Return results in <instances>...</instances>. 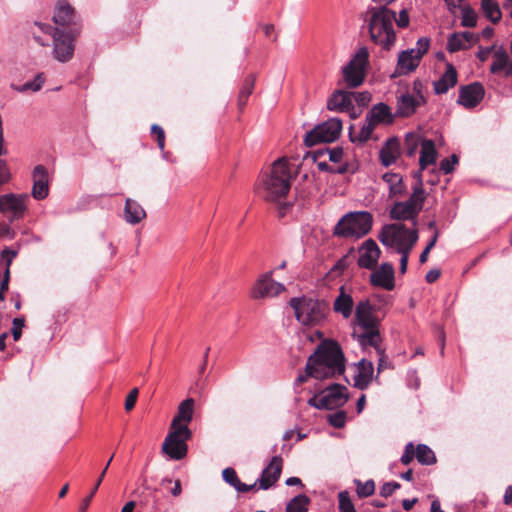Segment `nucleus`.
I'll return each instance as SVG.
<instances>
[{"label": "nucleus", "mask_w": 512, "mask_h": 512, "mask_svg": "<svg viewBox=\"0 0 512 512\" xmlns=\"http://www.w3.org/2000/svg\"><path fill=\"white\" fill-rule=\"evenodd\" d=\"M324 153H327L329 155V160L335 163H338L341 161L343 157V150L340 147H336L332 150L326 149L325 151H317L313 153V160L317 161V158L320 155H323Z\"/></svg>", "instance_id": "49"}, {"label": "nucleus", "mask_w": 512, "mask_h": 512, "mask_svg": "<svg viewBox=\"0 0 512 512\" xmlns=\"http://www.w3.org/2000/svg\"><path fill=\"white\" fill-rule=\"evenodd\" d=\"M438 152L435 147L433 140L427 139L422 143L419 157L420 173L426 169L429 165L435 164L437 160Z\"/></svg>", "instance_id": "31"}, {"label": "nucleus", "mask_w": 512, "mask_h": 512, "mask_svg": "<svg viewBox=\"0 0 512 512\" xmlns=\"http://www.w3.org/2000/svg\"><path fill=\"white\" fill-rule=\"evenodd\" d=\"M379 241L387 247H396L397 252L411 251L418 241V230H410L402 223L386 224L382 227Z\"/></svg>", "instance_id": "6"}, {"label": "nucleus", "mask_w": 512, "mask_h": 512, "mask_svg": "<svg viewBox=\"0 0 512 512\" xmlns=\"http://www.w3.org/2000/svg\"><path fill=\"white\" fill-rule=\"evenodd\" d=\"M469 48V45L461 38L459 33H453L448 38L447 49L449 52H457L460 50H466Z\"/></svg>", "instance_id": "46"}, {"label": "nucleus", "mask_w": 512, "mask_h": 512, "mask_svg": "<svg viewBox=\"0 0 512 512\" xmlns=\"http://www.w3.org/2000/svg\"><path fill=\"white\" fill-rule=\"evenodd\" d=\"M291 179L287 159L279 158L273 162L270 172L263 175L261 180L259 193L266 201L279 204L278 213L280 217H284L291 206L289 203H282L290 190Z\"/></svg>", "instance_id": "3"}, {"label": "nucleus", "mask_w": 512, "mask_h": 512, "mask_svg": "<svg viewBox=\"0 0 512 512\" xmlns=\"http://www.w3.org/2000/svg\"><path fill=\"white\" fill-rule=\"evenodd\" d=\"M328 422L335 428H342L346 423V413L338 411L328 416Z\"/></svg>", "instance_id": "51"}, {"label": "nucleus", "mask_w": 512, "mask_h": 512, "mask_svg": "<svg viewBox=\"0 0 512 512\" xmlns=\"http://www.w3.org/2000/svg\"><path fill=\"white\" fill-rule=\"evenodd\" d=\"M389 216L392 220L413 221L414 225H416V219L418 217L404 201L395 202L389 211Z\"/></svg>", "instance_id": "32"}, {"label": "nucleus", "mask_w": 512, "mask_h": 512, "mask_svg": "<svg viewBox=\"0 0 512 512\" xmlns=\"http://www.w3.org/2000/svg\"><path fill=\"white\" fill-rule=\"evenodd\" d=\"M32 196L36 200H43L49 194V175L45 166L39 164L33 170Z\"/></svg>", "instance_id": "20"}, {"label": "nucleus", "mask_w": 512, "mask_h": 512, "mask_svg": "<svg viewBox=\"0 0 512 512\" xmlns=\"http://www.w3.org/2000/svg\"><path fill=\"white\" fill-rule=\"evenodd\" d=\"M53 22L54 27L65 30L78 26L82 32V22L75 9L67 1H58L55 6Z\"/></svg>", "instance_id": "15"}, {"label": "nucleus", "mask_w": 512, "mask_h": 512, "mask_svg": "<svg viewBox=\"0 0 512 512\" xmlns=\"http://www.w3.org/2000/svg\"><path fill=\"white\" fill-rule=\"evenodd\" d=\"M382 180L388 185L389 198L402 197L406 194V186L399 173L386 172L382 175Z\"/></svg>", "instance_id": "28"}, {"label": "nucleus", "mask_w": 512, "mask_h": 512, "mask_svg": "<svg viewBox=\"0 0 512 512\" xmlns=\"http://www.w3.org/2000/svg\"><path fill=\"white\" fill-rule=\"evenodd\" d=\"M376 126H377V124L369 116L366 115L365 122H364L363 126L361 127L359 133L354 134L353 126H350V132H349L350 140L354 143L355 142H359V143L366 142L367 140L370 139L371 134Z\"/></svg>", "instance_id": "37"}, {"label": "nucleus", "mask_w": 512, "mask_h": 512, "mask_svg": "<svg viewBox=\"0 0 512 512\" xmlns=\"http://www.w3.org/2000/svg\"><path fill=\"white\" fill-rule=\"evenodd\" d=\"M37 27L42 33L52 36L53 49L52 55L55 60L61 63H67L72 60L75 51V43L81 34L80 28H70L68 30L53 27L50 24L35 21L28 29L33 39L39 45L45 47L48 43L34 30Z\"/></svg>", "instance_id": "4"}, {"label": "nucleus", "mask_w": 512, "mask_h": 512, "mask_svg": "<svg viewBox=\"0 0 512 512\" xmlns=\"http://www.w3.org/2000/svg\"><path fill=\"white\" fill-rule=\"evenodd\" d=\"M379 6L368 7L364 21L367 24L370 39L382 49L389 51L397 41L394 29L396 12L388 7L395 0H372Z\"/></svg>", "instance_id": "2"}, {"label": "nucleus", "mask_w": 512, "mask_h": 512, "mask_svg": "<svg viewBox=\"0 0 512 512\" xmlns=\"http://www.w3.org/2000/svg\"><path fill=\"white\" fill-rule=\"evenodd\" d=\"M23 318H15L13 320L12 336L15 341H18L22 335V328L24 327Z\"/></svg>", "instance_id": "58"}, {"label": "nucleus", "mask_w": 512, "mask_h": 512, "mask_svg": "<svg viewBox=\"0 0 512 512\" xmlns=\"http://www.w3.org/2000/svg\"><path fill=\"white\" fill-rule=\"evenodd\" d=\"M459 34L461 38L469 45V47L472 43H475L479 40L478 35H475L469 31L460 32Z\"/></svg>", "instance_id": "62"}, {"label": "nucleus", "mask_w": 512, "mask_h": 512, "mask_svg": "<svg viewBox=\"0 0 512 512\" xmlns=\"http://www.w3.org/2000/svg\"><path fill=\"white\" fill-rule=\"evenodd\" d=\"M309 503L310 499L306 495L300 494L287 504L285 512H307Z\"/></svg>", "instance_id": "43"}, {"label": "nucleus", "mask_w": 512, "mask_h": 512, "mask_svg": "<svg viewBox=\"0 0 512 512\" xmlns=\"http://www.w3.org/2000/svg\"><path fill=\"white\" fill-rule=\"evenodd\" d=\"M423 139L416 133H408L404 141V152L407 156L412 157L417 152L419 146L422 147Z\"/></svg>", "instance_id": "42"}, {"label": "nucleus", "mask_w": 512, "mask_h": 512, "mask_svg": "<svg viewBox=\"0 0 512 512\" xmlns=\"http://www.w3.org/2000/svg\"><path fill=\"white\" fill-rule=\"evenodd\" d=\"M430 39L421 37L416 42V47L401 51L398 54L397 65L391 78L408 75L420 65L423 56L428 52Z\"/></svg>", "instance_id": "8"}, {"label": "nucleus", "mask_w": 512, "mask_h": 512, "mask_svg": "<svg viewBox=\"0 0 512 512\" xmlns=\"http://www.w3.org/2000/svg\"><path fill=\"white\" fill-rule=\"evenodd\" d=\"M305 371L306 375L297 377V383L306 382L308 377L327 379L342 375L345 371V357L340 345L332 340L323 341L308 358Z\"/></svg>", "instance_id": "1"}, {"label": "nucleus", "mask_w": 512, "mask_h": 512, "mask_svg": "<svg viewBox=\"0 0 512 512\" xmlns=\"http://www.w3.org/2000/svg\"><path fill=\"white\" fill-rule=\"evenodd\" d=\"M285 290L283 284L272 279L271 273L262 275L254 284L251 290L253 299H261L265 297H274Z\"/></svg>", "instance_id": "16"}, {"label": "nucleus", "mask_w": 512, "mask_h": 512, "mask_svg": "<svg viewBox=\"0 0 512 512\" xmlns=\"http://www.w3.org/2000/svg\"><path fill=\"white\" fill-rule=\"evenodd\" d=\"M415 177L417 178V181L415 185L413 186L412 193L408 200L404 201L405 204L409 205L410 208L417 214L422 211L423 205L426 199V193L423 188V181H422V175L420 172H417L415 174Z\"/></svg>", "instance_id": "23"}, {"label": "nucleus", "mask_w": 512, "mask_h": 512, "mask_svg": "<svg viewBox=\"0 0 512 512\" xmlns=\"http://www.w3.org/2000/svg\"><path fill=\"white\" fill-rule=\"evenodd\" d=\"M400 156V142L398 138L392 137L389 138L385 145L380 150V160L381 163L388 167L391 164L395 163L398 157Z\"/></svg>", "instance_id": "29"}, {"label": "nucleus", "mask_w": 512, "mask_h": 512, "mask_svg": "<svg viewBox=\"0 0 512 512\" xmlns=\"http://www.w3.org/2000/svg\"><path fill=\"white\" fill-rule=\"evenodd\" d=\"M341 131L342 121L339 118H331L309 131L304 138V143L307 147H312L320 143L333 142L339 137Z\"/></svg>", "instance_id": "11"}, {"label": "nucleus", "mask_w": 512, "mask_h": 512, "mask_svg": "<svg viewBox=\"0 0 512 512\" xmlns=\"http://www.w3.org/2000/svg\"><path fill=\"white\" fill-rule=\"evenodd\" d=\"M400 488V484L398 482H387L382 485L380 488V496L383 498H388L392 495V493Z\"/></svg>", "instance_id": "56"}, {"label": "nucleus", "mask_w": 512, "mask_h": 512, "mask_svg": "<svg viewBox=\"0 0 512 512\" xmlns=\"http://www.w3.org/2000/svg\"><path fill=\"white\" fill-rule=\"evenodd\" d=\"M353 307L354 300L352 296L346 292L345 286H341L333 303L334 312L341 314L344 319H348L352 315Z\"/></svg>", "instance_id": "27"}, {"label": "nucleus", "mask_w": 512, "mask_h": 512, "mask_svg": "<svg viewBox=\"0 0 512 512\" xmlns=\"http://www.w3.org/2000/svg\"><path fill=\"white\" fill-rule=\"evenodd\" d=\"M394 274L393 265L391 263H383L377 270L371 273L370 283L372 286L391 291L395 287Z\"/></svg>", "instance_id": "19"}, {"label": "nucleus", "mask_w": 512, "mask_h": 512, "mask_svg": "<svg viewBox=\"0 0 512 512\" xmlns=\"http://www.w3.org/2000/svg\"><path fill=\"white\" fill-rule=\"evenodd\" d=\"M338 503L340 512H356L355 505L348 491H342L338 494Z\"/></svg>", "instance_id": "47"}, {"label": "nucleus", "mask_w": 512, "mask_h": 512, "mask_svg": "<svg viewBox=\"0 0 512 512\" xmlns=\"http://www.w3.org/2000/svg\"><path fill=\"white\" fill-rule=\"evenodd\" d=\"M491 71L498 73L505 72V76L512 75V61L509 59L508 54L504 50H498L494 54V61L491 65Z\"/></svg>", "instance_id": "36"}, {"label": "nucleus", "mask_w": 512, "mask_h": 512, "mask_svg": "<svg viewBox=\"0 0 512 512\" xmlns=\"http://www.w3.org/2000/svg\"><path fill=\"white\" fill-rule=\"evenodd\" d=\"M283 460L280 456H274L268 466L262 471L258 480L261 489L272 487L279 479L282 471Z\"/></svg>", "instance_id": "22"}, {"label": "nucleus", "mask_w": 512, "mask_h": 512, "mask_svg": "<svg viewBox=\"0 0 512 512\" xmlns=\"http://www.w3.org/2000/svg\"><path fill=\"white\" fill-rule=\"evenodd\" d=\"M11 178L6 161L0 159V185L7 183Z\"/></svg>", "instance_id": "59"}, {"label": "nucleus", "mask_w": 512, "mask_h": 512, "mask_svg": "<svg viewBox=\"0 0 512 512\" xmlns=\"http://www.w3.org/2000/svg\"><path fill=\"white\" fill-rule=\"evenodd\" d=\"M372 224L373 216L370 212H349L336 224L334 228V235L345 238H361L371 231Z\"/></svg>", "instance_id": "7"}, {"label": "nucleus", "mask_w": 512, "mask_h": 512, "mask_svg": "<svg viewBox=\"0 0 512 512\" xmlns=\"http://www.w3.org/2000/svg\"><path fill=\"white\" fill-rule=\"evenodd\" d=\"M369 52L366 47H361L349 63L343 68V79L349 88L360 86L366 76Z\"/></svg>", "instance_id": "10"}, {"label": "nucleus", "mask_w": 512, "mask_h": 512, "mask_svg": "<svg viewBox=\"0 0 512 512\" xmlns=\"http://www.w3.org/2000/svg\"><path fill=\"white\" fill-rule=\"evenodd\" d=\"M478 16L470 6L462 7L461 25L463 27L472 28L477 24Z\"/></svg>", "instance_id": "45"}, {"label": "nucleus", "mask_w": 512, "mask_h": 512, "mask_svg": "<svg viewBox=\"0 0 512 512\" xmlns=\"http://www.w3.org/2000/svg\"><path fill=\"white\" fill-rule=\"evenodd\" d=\"M410 252L411 251H407V249H405L403 252H398L399 254H401L400 273H402V274L406 273V271H407V265H408V259H409Z\"/></svg>", "instance_id": "61"}, {"label": "nucleus", "mask_w": 512, "mask_h": 512, "mask_svg": "<svg viewBox=\"0 0 512 512\" xmlns=\"http://www.w3.org/2000/svg\"><path fill=\"white\" fill-rule=\"evenodd\" d=\"M414 457H416L415 456V447H414L413 443H408L405 446L404 453L401 457V463L404 465H409L413 461Z\"/></svg>", "instance_id": "54"}, {"label": "nucleus", "mask_w": 512, "mask_h": 512, "mask_svg": "<svg viewBox=\"0 0 512 512\" xmlns=\"http://www.w3.org/2000/svg\"><path fill=\"white\" fill-rule=\"evenodd\" d=\"M194 412V399L187 398L178 406L177 414L172 420L171 428L188 427Z\"/></svg>", "instance_id": "25"}, {"label": "nucleus", "mask_w": 512, "mask_h": 512, "mask_svg": "<svg viewBox=\"0 0 512 512\" xmlns=\"http://www.w3.org/2000/svg\"><path fill=\"white\" fill-rule=\"evenodd\" d=\"M369 116L377 125L382 122L392 123L393 117L388 105L379 103L375 105L368 113Z\"/></svg>", "instance_id": "38"}, {"label": "nucleus", "mask_w": 512, "mask_h": 512, "mask_svg": "<svg viewBox=\"0 0 512 512\" xmlns=\"http://www.w3.org/2000/svg\"><path fill=\"white\" fill-rule=\"evenodd\" d=\"M263 31L267 38H271L272 41L277 40V36L275 34V27L273 24H264Z\"/></svg>", "instance_id": "63"}, {"label": "nucleus", "mask_w": 512, "mask_h": 512, "mask_svg": "<svg viewBox=\"0 0 512 512\" xmlns=\"http://www.w3.org/2000/svg\"><path fill=\"white\" fill-rule=\"evenodd\" d=\"M485 89L480 82H474L459 89L457 102L465 108L476 107L484 98Z\"/></svg>", "instance_id": "17"}, {"label": "nucleus", "mask_w": 512, "mask_h": 512, "mask_svg": "<svg viewBox=\"0 0 512 512\" xmlns=\"http://www.w3.org/2000/svg\"><path fill=\"white\" fill-rule=\"evenodd\" d=\"M357 264L361 268L373 270L376 268L381 250L373 239L365 240L359 248Z\"/></svg>", "instance_id": "18"}, {"label": "nucleus", "mask_w": 512, "mask_h": 512, "mask_svg": "<svg viewBox=\"0 0 512 512\" xmlns=\"http://www.w3.org/2000/svg\"><path fill=\"white\" fill-rule=\"evenodd\" d=\"M374 372L373 363L366 359H361L357 364V373L354 376V387L365 390L372 381Z\"/></svg>", "instance_id": "24"}, {"label": "nucleus", "mask_w": 512, "mask_h": 512, "mask_svg": "<svg viewBox=\"0 0 512 512\" xmlns=\"http://www.w3.org/2000/svg\"><path fill=\"white\" fill-rule=\"evenodd\" d=\"M441 275V272L440 270L438 269H432L430 270L426 276H425V279L428 283H434L435 281H437L439 279Z\"/></svg>", "instance_id": "64"}, {"label": "nucleus", "mask_w": 512, "mask_h": 512, "mask_svg": "<svg viewBox=\"0 0 512 512\" xmlns=\"http://www.w3.org/2000/svg\"><path fill=\"white\" fill-rule=\"evenodd\" d=\"M16 256H17V252L12 250V249H9V248H5L1 252V257L5 260L7 267H10V265L12 264L13 259Z\"/></svg>", "instance_id": "60"}, {"label": "nucleus", "mask_w": 512, "mask_h": 512, "mask_svg": "<svg viewBox=\"0 0 512 512\" xmlns=\"http://www.w3.org/2000/svg\"><path fill=\"white\" fill-rule=\"evenodd\" d=\"M415 456L418 462L422 465H432L436 463V456L434 452L425 444H419L415 448Z\"/></svg>", "instance_id": "41"}, {"label": "nucleus", "mask_w": 512, "mask_h": 512, "mask_svg": "<svg viewBox=\"0 0 512 512\" xmlns=\"http://www.w3.org/2000/svg\"><path fill=\"white\" fill-rule=\"evenodd\" d=\"M397 27L400 29H405L409 26L410 23V17L407 9H402L399 12L398 17H396V20H394Z\"/></svg>", "instance_id": "55"}, {"label": "nucleus", "mask_w": 512, "mask_h": 512, "mask_svg": "<svg viewBox=\"0 0 512 512\" xmlns=\"http://www.w3.org/2000/svg\"><path fill=\"white\" fill-rule=\"evenodd\" d=\"M192 437L189 427L171 428L162 444V451L172 460H181L188 452L187 441Z\"/></svg>", "instance_id": "9"}, {"label": "nucleus", "mask_w": 512, "mask_h": 512, "mask_svg": "<svg viewBox=\"0 0 512 512\" xmlns=\"http://www.w3.org/2000/svg\"><path fill=\"white\" fill-rule=\"evenodd\" d=\"M457 83V71L450 63L446 66L445 73L434 82V90L436 94H444Z\"/></svg>", "instance_id": "30"}, {"label": "nucleus", "mask_w": 512, "mask_h": 512, "mask_svg": "<svg viewBox=\"0 0 512 512\" xmlns=\"http://www.w3.org/2000/svg\"><path fill=\"white\" fill-rule=\"evenodd\" d=\"M255 82V74H249L245 77L238 96V107L240 110L246 106L248 98L254 90Z\"/></svg>", "instance_id": "39"}, {"label": "nucleus", "mask_w": 512, "mask_h": 512, "mask_svg": "<svg viewBox=\"0 0 512 512\" xmlns=\"http://www.w3.org/2000/svg\"><path fill=\"white\" fill-rule=\"evenodd\" d=\"M45 82V78L42 73L37 74L32 81L24 83L21 87L17 88L19 92H25L31 90L33 92L39 91Z\"/></svg>", "instance_id": "48"}, {"label": "nucleus", "mask_w": 512, "mask_h": 512, "mask_svg": "<svg viewBox=\"0 0 512 512\" xmlns=\"http://www.w3.org/2000/svg\"><path fill=\"white\" fill-rule=\"evenodd\" d=\"M353 483L356 487V493L358 498H366L374 494L375 492V482L370 479L365 482H362L359 479H354Z\"/></svg>", "instance_id": "44"}, {"label": "nucleus", "mask_w": 512, "mask_h": 512, "mask_svg": "<svg viewBox=\"0 0 512 512\" xmlns=\"http://www.w3.org/2000/svg\"><path fill=\"white\" fill-rule=\"evenodd\" d=\"M290 306L295 311L296 319L306 326L318 325L329 313V303L312 298H292Z\"/></svg>", "instance_id": "5"}, {"label": "nucleus", "mask_w": 512, "mask_h": 512, "mask_svg": "<svg viewBox=\"0 0 512 512\" xmlns=\"http://www.w3.org/2000/svg\"><path fill=\"white\" fill-rule=\"evenodd\" d=\"M374 309L368 299L360 301L355 309V318L363 329L379 326V319L373 314Z\"/></svg>", "instance_id": "21"}, {"label": "nucleus", "mask_w": 512, "mask_h": 512, "mask_svg": "<svg viewBox=\"0 0 512 512\" xmlns=\"http://www.w3.org/2000/svg\"><path fill=\"white\" fill-rule=\"evenodd\" d=\"M352 92L336 90L327 101V109L330 111H350L352 106Z\"/></svg>", "instance_id": "26"}, {"label": "nucleus", "mask_w": 512, "mask_h": 512, "mask_svg": "<svg viewBox=\"0 0 512 512\" xmlns=\"http://www.w3.org/2000/svg\"><path fill=\"white\" fill-rule=\"evenodd\" d=\"M151 134L156 137L158 148L163 151L165 148V132L158 124L151 126Z\"/></svg>", "instance_id": "52"}, {"label": "nucleus", "mask_w": 512, "mask_h": 512, "mask_svg": "<svg viewBox=\"0 0 512 512\" xmlns=\"http://www.w3.org/2000/svg\"><path fill=\"white\" fill-rule=\"evenodd\" d=\"M223 480L240 493H246L255 489L257 482L247 485L242 483L237 472L232 467H227L222 471Z\"/></svg>", "instance_id": "33"}, {"label": "nucleus", "mask_w": 512, "mask_h": 512, "mask_svg": "<svg viewBox=\"0 0 512 512\" xmlns=\"http://www.w3.org/2000/svg\"><path fill=\"white\" fill-rule=\"evenodd\" d=\"M378 327L379 326H375L374 328L371 329H364L365 332L358 336V341L363 347L371 346L375 348L377 353H382L383 349L381 348L380 345L382 338L380 336Z\"/></svg>", "instance_id": "35"}, {"label": "nucleus", "mask_w": 512, "mask_h": 512, "mask_svg": "<svg viewBox=\"0 0 512 512\" xmlns=\"http://www.w3.org/2000/svg\"><path fill=\"white\" fill-rule=\"evenodd\" d=\"M27 194L8 193L0 196V212L7 216L10 222L21 219L27 210Z\"/></svg>", "instance_id": "14"}, {"label": "nucleus", "mask_w": 512, "mask_h": 512, "mask_svg": "<svg viewBox=\"0 0 512 512\" xmlns=\"http://www.w3.org/2000/svg\"><path fill=\"white\" fill-rule=\"evenodd\" d=\"M138 394H139L138 388H133L127 395L126 400H125V410L127 412L131 411L135 407V404H136V401L138 398Z\"/></svg>", "instance_id": "57"}, {"label": "nucleus", "mask_w": 512, "mask_h": 512, "mask_svg": "<svg viewBox=\"0 0 512 512\" xmlns=\"http://www.w3.org/2000/svg\"><path fill=\"white\" fill-rule=\"evenodd\" d=\"M458 162L459 157L456 154H453L451 157L441 160L440 170L443 171L444 174H449L454 170L455 165L458 164Z\"/></svg>", "instance_id": "50"}, {"label": "nucleus", "mask_w": 512, "mask_h": 512, "mask_svg": "<svg viewBox=\"0 0 512 512\" xmlns=\"http://www.w3.org/2000/svg\"><path fill=\"white\" fill-rule=\"evenodd\" d=\"M125 220L130 224H138L146 217V212L135 200L126 199L124 208Z\"/></svg>", "instance_id": "34"}, {"label": "nucleus", "mask_w": 512, "mask_h": 512, "mask_svg": "<svg viewBox=\"0 0 512 512\" xmlns=\"http://www.w3.org/2000/svg\"><path fill=\"white\" fill-rule=\"evenodd\" d=\"M422 83L415 80L412 92L402 93L397 97L396 114L400 117H410L416 110L426 103V99L422 92Z\"/></svg>", "instance_id": "13"}, {"label": "nucleus", "mask_w": 512, "mask_h": 512, "mask_svg": "<svg viewBox=\"0 0 512 512\" xmlns=\"http://www.w3.org/2000/svg\"><path fill=\"white\" fill-rule=\"evenodd\" d=\"M352 101L355 100V102L362 107H365L369 104L371 101V94L367 91L364 92H352Z\"/></svg>", "instance_id": "53"}, {"label": "nucleus", "mask_w": 512, "mask_h": 512, "mask_svg": "<svg viewBox=\"0 0 512 512\" xmlns=\"http://www.w3.org/2000/svg\"><path fill=\"white\" fill-rule=\"evenodd\" d=\"M346 388L340 384H333L308 400V404L317 409L333 410L343 406L348 395L344 392Z\"/></svg>", "instance_id": "12"}, {"label": "nucleus", "mask_w": 512, "mask_h": 512, "mask_svg": "<svg viewBox=\"0 0 512 512\" xmlns=\"http://www.w3.org/2000/svg\"><path fill=\"white\" fill-rule=\"evenodd\" d=\"M481 8L484 15L494 24L501 20L502 13L497 2L494 0H481Z\"/></svg>", "instance_id": "40"}]
</instances>
